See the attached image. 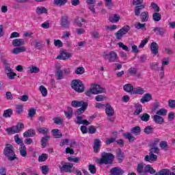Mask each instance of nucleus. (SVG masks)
<instances>
[{"mask_svg":"<svg viewBox=\"0 0 175 175\" xmlns=\"http://www.w3.org/2000/svg\"><path fill=\"white\" fill-rule=\"evenodd\" d=\"M124 136L126 139H128L130 143H132V142H135V140H136V138H135V137H133L131 133H125Z\"/></svg>","mask_w":175,"mask_h":175,"instance_id":"nucleus-37","label":"nucleus"},{"mask_svg":"<svg viewBox=\"0 0 175 175\" xmlns=\"http://www.w3.org/2000/svg\"><path fill=\"white\" fill-rule=\"evenodd\" d=\"M170 170L169 169H162L158 172H156L154 175H169Z\"/></svg>","mask_w":175,"mask_h":175,"instance_id":"nucleus-39","label":"nucleus"},{"mask_svg":"<svg viewBox=\"0 0 175 175\" xmlns=\"http://www.w3.org/2000/svg\"><path fill=\"white\" fill-rule=\"evenodd\" d=\"M83 120V116H77L75 122L77 124V125H81Z\"/></svg>","mask_w":175,"mask_h":175,"instance_id":"nucleus-63","label":"nucleus"},{"mask_svg":"<svg viewBox=\"0 0 175 175\" xmlns=\"http://www.w3.org/2000/svg\"><path fill=\"white\" fill-rule=\"evenodd\" d=\"M150 152L152 154H159V148L157 146H151V148L149 150Z\"/></svg>","mask_w":175,"mask_h":175,"instance_id":"nucleus-57","label":"nucleus"},{"mask_svg":"<svg viewBox=\"0 0 175 175\" xmlns=\"http://www.w3.org/2000/svg\"><path fill=\"white\" fill-rule=\"evenodd\" d=\"M28 112V117L32 118L35 117V114H36V109H35L34 108H30Z\"/></svg>","mask_w":175,"mask_h":175,"instance_id":"nucleus-49","label":"nucleus"},{"mask_svg":"<svg viewBox=\"0 0 175 175\" xmlns=\"http://www.w3.org/2000/svg\"><path fill=\"white\" fill-rule=\"evenodd\" d=\"M71 88L78 94H81L85 90L84 83L80 79H74L71 81Z\"/></svg>","mask_w":175,"mask_h":175,"instance_id":"nucleus-3","label":"nucleus"},{"mask_svg":"<svg viewBox=\"0 0 175 175\" xmlns=\"http://www.w3.org/2000/svg\"><path fill=\"white\" fill-rule=\"evenodd\" d=\"M70 57H72L71 53H69L68 52H64V53H60V55L57 57V59L65 60V59H68V58H70Z\"/></svg>","mask_w":175,"mask_h":175,"instance_id":"nucleus-21","label":"nucleus"},{"mask_svg":"<svg viewBox=\"0 0 175 175\" xmlns=\"http://www.w3.org/2000/svg\"><path fill=\"white\" fill-rule=\"evenodd\" d=\"M123 90L126 91V92H132L133 94L135 88H133L131 83H127L123 86Z\"/></svg>","mask_w":175,"mask_h":175,"instance_id":"nucleus-26","label":"nucleus"},{"mask_svg":"<svg viewBox=\"0 0 175 175\" xmlns=\"http://www.w3.org/2000/svg\"><path fill=\"white\" fill-rule=\"evenodd\" d=\"M88 169L92 174H95V173H96V167H95L94 165L90 164L88 165Z\"/></svg>","mask_w":175,"mask_h":175,"instance_id":"nucleus-51","label":"nucleus"},{"mask_svg":"<svg viewBox=\"0 0 175 175\" xmlns=\"http://www.w3.org/2000/svg\"><path fill=\"white\" fill-rule=\"evenodd\" d=\"M146 92V90H144V88H142L140 87L135 88L133 94H139V95H143Z\"/></svg>","mask_w":175,"mask_h":175,"instance_id":"nucleus-32","label":"nucleus"},{"mask_svg":"<svg viewBox=\"0 0 175 175\" xmlns=\"http://www.w3.org/2000/svg\"><path fill=\"white\" fill-rule=\"evenodd\" d=\"M21 129H24V124L18 123L16 126H12L5 129L8 135H14V133H20Z\"/></svg>","mask_w":175,"mask_h":175,"instance_id":"nucleus-6","label":"nucleus"},{"mask_svg":"<svg viewBox=\"0 0 175 175\" xmlns=\"http://www.w3.org/2000/svg\"><path fill=\"white\" fill-rule=\"evenodd\" d=\"M39 133H42V135H47L49 133V129L46 127H41L38 129Z\"/></svg>","mask_w":175,"mask_h":175,"instance_id":"nucleus-53","label":"nucleus"},{"mask_svg":"<svg viewBox=\"0 0 175 175\" xmlns=\"http://www.w3.org/2000/svg\"><path fill=\"white\" fill-rule=\"evenodd\" d=\"M135 27L136 29H142V31H146V23H137L135 25Z\"/></svg>","mask_w":175,"mask_h":175,"instance_id":"nucleus-41","label":"nucleus"},{"mask_svg":"<svg viewBox=\"0 0 175 175\" xmlns=\"http://www.w3.org/2000/svg\"><path fill=\"white\" fill-rule=\"evenodd\" d=\"M142 132V129L139 126H136L135 127H133L131 130V133H133L134 135H140V133Z\"/></svg>","mask_w":175,"mask_h":175,"instance_id":"nucleus-33","label":"nucleus"},{"mask_svg":"<svg viewBox=\"0 0 175 175\" xmlns=\"http://www.w3.org/2000/svg\"><path fill=\"white\" fill-rule=\"evenodd\" d=\"M150 69H152V70H159V67H158V63L157 62L151 63Z\"/></svg>","mask_w":175,"mask_h":175,"instance_id":"nucleus-58","label":"nucleus"},{"mask_svg":"<svg viewBox=\"0 0 175 175\" xmlns=\"http://www.w3.org/2000/svg\"><path fill=\"white\" fill-rule=\"evenodd\" d=\"M59 169L60 173H74L75 167H73V163H66L64 161L60 162L59 165Z\"/></svg>","mask_w":175,"mask_h":175,"instance_id":"nucleus-4","label":"nucleus"},{"mask_svg":"<svg viewBox=\"0 0 175 175\" xmlns=\"http://www.w3.org/2000/svg\"><path fill=\"white\" fill-rule=\"evenodd\" d=\"M153 121L156 123V124H163L164 122V120L163 118L159 115H154L153 117Z\"/></svg>","mask_w":175,"mask_h":175,"instance_id":"nucleus-25","label":"nucleus"},{"mask_svg":"<svg viewBox=\"0 0 175 175\" xmlns=\"http://www.w3.org/2000/svg\"><path fill=\"white\" fill-rule=\"evenodd\" d=\"M36 135V132L33 129H29L23 133L24 137H33Z\"/></svg>","mask_w":175,"mask_h":175,"instance_id":"nucleus-24","label":"nucleus"},{"mask_svg":"<svg viewBox=\"0 0 175 175\" xmlns=\"http://www.w3.org/2000/svg\"><path fill=\"white\" fill-rule=\"evenodd\" d=\"M168 106L170 109H175V100H169Z\"/></svg>","mask_w":175,"mask_h":175,"instance_id":"nucleus-64","label":"nucleus"},{"mask_svg":"<svg viewBox=\"0 0 175 175\" xmlns=\"http://www.w3.org/2000/svg\"><path fill=\"white\" fill-rule=\"evenodd\" d=\"M25 44V41L24 39L16 38L12 40V45L16 47L12 50L13 54H20V53H24L27 51V48L24 46Z\"/></svg>","mask_w":175,"mask_h":175,"instance_id":"nucleus-1","label":"nucleus"},{"mask_svg":"<svg viewBox=\"0 0 175 175\" xmlns=\"http://www.w3.org/2000/svg\"><path fill=\"white\" fill-rule=\"evenodd\" d=\"M105 113L108 117H113L114 116V109L111 107L110 103H107L105 105Z\"/></svg>","mask_w":175,"mask_h":175,"instance_id":"nucleus-13","label":"nucleus"},{"mask_svg":"<svg viewBox=\"0 0 175 175\" xmlns=\"http://www.w3.org/2000/svg\"><path fill=\"white\" fill-rule=\"evenodd\" d=\"M66 3H68V0H54L53 5L55 6H64Z\"/></svg>","mask_w":175,"mask_h":175,"instance_id":"nucleus-35","label":"nucleus"},{"mask_svg":"<svg viewBox=\"0 0 175 175\" xmlns=\"http://www.w3.org/2000/svg\"><path fill=\"white\" fill-rule=\"evenodd\" d=\"M49 166L47 165H42L41 167V171L42 174H47V173H49Z\"/></svg>","mask_w":175,"mask_h":175,"instance_id":"nucleus-62","label":"nucleus"},{"mask_svg":"<svg viewBox=\"0 0 175 175\" xmlns=\"http://www.w3.org/2000/svg\"><path fill=\"white\" fill-rule=\"evenodd\" d=\"M91 88L93 91V95H98L99 94H106V89L100 87V85L96 83L92 84Z\"/></svg>","mask_w":175,"mask_h":175,"instance_id":"nucleus-8","label":"nucleus"},{"mask_svg":"<svg viewBox=\"0 0 175 175\" xmlns=\"http://www.w3.org/2000/svg\"><path fill=\"white\" fill-rule=\"evenodd\" d=\"M109 20L111 23H118L120 21V15L115 14L113 16H110Z\"/></svg>","mask_w":175,"mask_h":175,"instance_id":"nucleus-31","label":"nucleus"},{"mask_svg":"<svg viewBox=\"0 0 175 175\" xmlns=\"http://www.w3.org/2000/svg\"><path fill=\"white\" fill-rule=\"evenodd\" d=\"M36 12L40 13V14H42V13H47V9L44 7H38Z\"/></svg>","mask_w":175,"mask_h":175,"instance_id":"nucleus-54","label":"nucleus"},{"mask_svg":"<svg viewBox=\"0 0 175 175\" xmlns=\"http://www.w3.org/2000/svg\"><path fill=\"white\" fill-rule=\"evenodd\" d=\"M12 114H13V109H8L3 111V117L4 118H10V117H12Z\"/></svg>","mask_w":175,"mask_h":175,"instance_id":"nucleus-28","label":"nucleus"},{"mask_svg":"<svg viewBox=\"0 0 175 175\" xmlns=\"http://www.w3.org/2000/svg\"><path fill=\"white\" fill-rule=\"evenodd\" d=\"M153 32H155L156 35H159L160 36H163L166 33V29L159 27H156L153 29Z\"/></svg>","mask_w":175,"mask_h":175,"instance_id":"nucleus-15","label":"nucleus"},{"mask_svg":"<svg viewBox=\"0 0 175 175\" xmlns=\"http://www.w3.org/2000/svg\"><path fill=\"white\" fill-rule=\"evenodd\" d=\"M28 69H29V72H30L31 73H39V72H40V70L39 69V68L35 66H31L29 67Z\"/></svg>","mask_w":175,"mask_h":175,"instance_id":"nucleus-42","label":"nucleus"},{"mask_svg":"<svg viewBox=\"0 0 175 175\" xmlns=\"http://www.w3.org/2000/svg\"><path fill=\"white\" fill-rule=\"evenodd\" d=\"M156 114H157V116H166V114H167V110H166L165 109L161 108L160 109L159 111H157Z\"/></svg>","mask_w":175,"mask_h":175,"instance_id":"nucleus-47","label":"nucleus"},{"mask_svg":"<svg viewBox=\"0 0 175 175\" xmlns=\"http://www.w3.org/2000/svg\"><path fill=\"white\" fill-rule=\"evenodd\" d=\"M130 30H131V27H129V25L124 26L122 29L118 30L116 33V39H118V40H121V39H122V36H124V35H125L126 33H128Z\"/></svg>","mask_w":175,"mask_h":175,"instance_id":"nucleus-7","label":"nucleus"},{"mask_svg":"<svg viewBox=\"0 0 175 175\" xmlns=\"http://www.w3.org/2000/svg\"><path fill=\"white\" fill-rule=\"evenodd\" d=\"M141 120L144 122H148L150 121V116L148 113H145L141 116Z\"/></svg>","mask_w":175,"mask_h":175,"instance_id":"nucleus-46","label":"nucleus"},{"mask_svg":"<svg viewBox=\"0 0 175 175\" xmlns=\"http://www.w3.org/2000/svg\"><path fill=\"white\" fill-rule=\"evenodd\" d=\"M94 152H99V150L100 148V140L96 139H94Z\"/></svg>","mask_w":175,"mask_h":175,"instance_id":"nucleus-23","label":"nucleus"},{"mask_svg":"<svg viewBox=\"0 0 175 175\" xmlns=\"http://www.w3.org/2000/svg\"><path fill=\"white\" fill-rule=\"evenodd\" d=\"M159 49V46L156 42H153L150 44V50L152 51V53H153L154 55H157V54H158Z\"/></svg>","mask_w":175,"mask_h":175,"instance_id":"nucleus-18","label":"nucleus"},{"mask_svg":"<svg viewBox=\"0 0 175 175\" xmlns=\"http://www.w3.org/2000/svg\"><path fill=\"white\" fill-rule=\"evenodd\" d=\"M64 113L66 117L68 118V120H70L73 116V109L70 107H68L67 111H64Z\"/></svg>","mask_w":175,"mask_h":175,"instance_id":"nucleus-27","label":"nucleus"},{"mask_svg":"<svg viewBox=\"0 0 175 175\" xmlns=\"http://www.w3.org/2000/svg\"><path fill=\"white\" fill-rule=\"evenodd\" d=\"M24 106L21 104L17 105L16 107V114H21L23 111H24L23 109Z\"/></svg>","mask_w":175,"mask_h":175,"instance_id":"nucleus-45","label":"nucleus"},{"mask_svg":"<svg viewBox=\"0 0 175 175\" xmlns=\"http://www.w3.org/2000/svg\"><path fill=\"white\" fill-rule=\"evenodd\" d=\"M110 174L112 175H122L124 174V170L120 167H114L109 171Z\"/></svg>","mask_w":175,"mask_h":175,"instance_id":"nucleus-12","label":"nucleus"},{"mask_svg":"<svg viewBox=\"0 0 175 175\" xmlns=\"http://www.w3.org/2000/svg\"><path fill=\"white\" fill-rule=\"evenodd\" d=\"M55 76L57 77V80H62L64 79V72L61 70L60 66H56V70H55Z\"/></svg>","mask_w":175,"mask_h":175,"instance_id":"nucleus-16","label":"nucleus"},{"mask_svg":"<svg viewBox=\"0 0 175 175\" xmlns=\"http://www.w3.org/2000/svg\"><path fill=\"white\" fill-rule=\"evenodd\" d=\"M49 158V155L46 153H42L40 156L38 157L39 162H45V161H47Z\"/></svg>","mask_w":175,"mask_h":175,"instance_id":"nucleus-44","label":"nucleus"},{"mask_svg":"<svg viewBox=\"0 0 175 175\" xmlns=\"http://www.w3.org/2000/svg\"><path fill=\"white\" fill-rule=\"evenodd\" d=\"M153 131H154V128L150 126L145 127V129H144V133H146V135H150V133H152Z\"/></svg>","mask_w":175,"mask_h":175,"instance_id":"nucleus-50","label":"nucleus"},{"mask_svg":"<svg viewBox=\"0 0 175 175\" xmlns=\"http://www.w3.org/2000/svg\"><path fill=\"white\" fill-rule=\"evenodd\" d=\"M116 158L118 163H121L125 159V157H124V153H122V150H121V149H119V150L116 152Z\"/></svg>","mask_w":175,"mask_h":175,"instance_id":"nucleus-22","label":"nucleus"},{"mask_svg":"<svg viewBox=\"0 0 175 175\" xmlns=\"http://www.w3.org/2000/svg\"><path fill=\"white\" fill-rule=\"evenodd\" d=\"M144 170L145 172H146L147 173H150V174H155V173H157V171L154 170V168L152 167L150 165H147L144 167Z\"/></svg>","mask_w":175,"mask_h":175,"instance_id":"nucleus-34","label":"nucleus"},{"mask_svg":"<svg viewBox=\"0 0 175 175\" xmlns=\"http://www.w3.org/2000/svg\"><path fill=\"white\" fill-rule=\"evenodd\" d=\"M84 72H85L84 67H79V68H77V69L75 70L76 75H83Z\"/></svg>","mask_w":175,"mask_h":175,"instance_id":"nucleus-60","label":"nucleus"},{"mask_svg":"<svg viewBox=\"0 0 175 175\" xmlns=\"http://www.w3.org/2000/svg\"><path fill=\"white\" fill-rule=\"evenodd\" d=\"M152 100V96L151 95V94L146 93L144 94V96L140 100V102L141 103H146L147 102H150V100Z\"/></svg>","mask_w":175,"mask_h":175,"instance_id":"nucleus-17","label":"nucleus"},{"mask_svg":"<svg viewBox=\"0 0 175 175\" xmlns=\"http://www.w3.org/2000/svg\"><path fill=\"white\" fill-rule=\"evenodd\" d=\"M19 150L20 154L22 157H27V147H25V144L21 145Z\"/></svg>","mask_w":175,"mask_h":175,"instance_id":"nucleus-36","label":"nucleus"},{"mask_svg":"<svg viewBox=\"0 0 175 175\" xmlns=\"http://www.w3.org/2000/svg\"><path fill=\"white\" fill-rule=\"evenodd\" d=\"M105 6L108 9H111L114 5L113 4V0H105Z\"/></svg>","mask_w":175,"mask_h":175,"instance_id":"nucleus-52","label":"nucleus"},{"mask_svg":"<svg viewBox=\"0 0 175 175\" xmlns=\"http://www.w3.org/2000/svg\"><path fill=\"white\" fill-rule=\"evenodd\" d=\"M150 6L154 9V12H159L161 10V8L158 6V5L154 2L151 3Z\"/></svg>","mask_w":175,"mask_h":175,"instance_id":"nucleus-59","label":"nucleus"},{"mask_svg":"<svg viewBox=\"0 0 175 175\" xmlns=\"http://www.w3.org/2000/svg\"><path fill=\"white\" fill-rule=\"evenodd\" d=\"M34 47L37 50H42V49H43V47H44V44H43V40H34Z\"/></svg>","mask_w":175,"mask_h":175,"instance_id":"nucleus-20","label":"nucleus"},{"mask_svg":"<svg viewBox=\"0 0 175 175\" xmlns=\"http://www.w3.org/2000/svg\"><path fill=\"white\" fill-rule=\"evenodd\" d=\"M60 24L63 28L68 29L70 25V22H69V18L67 16H62Z\"/></svg>","mask_w":175,"mask_h":175,"instance_id":"nucleus-10","label":"nucleus"},{"mask_svg":"<svg viewBox=\"0 0 175 175\" xmlns=\"http://www.w3.org/2000/svg\"><path fill=\"white\" fill-rule=\"evenodd\" d=\"M39 90L42 96H47V89L44 86L40 85Z\"/></svg>","mask_w":175,"mask_h":175,"instance_id":"nucleus-48","label":"nucleus"},{"mask_svg":"<svg viewBox=\"0 0 175 175\" xmlns=\"http://www.w3.org/2000/svg\"><path fill=\"white\" fill-rule=\"evenodd\" d=\"M143 169H144V164L143 163H141L137 165V172L139 174H143L144 172Z\"/></svg>","mask_w":175,"mask_h":175,"instance_id":"nucleus-43","label":"nucleus"},{"mask_svg":"<svg viewBox=\"0 0 175 175\" xmlns=\"http://www.w3.org/2000/svg\"><path fill=\"white\" fill-rule=\"evenodd\" d=\"M71 106L77 109L78 107H83V106H88V103H85L83 100H72L71 102Z\"/></svg>","mask_w":175,"mask_h":175,"instance_id":"nucleus-11","label":"nucleus"},{"mask_svg":"<svg viewBox=\"0 0 175 175\" xmlns=\"http://www.w3.org/2000/svg\"><path fill=\"white\" fill-rule=\"evenodd\" d=\"M14 140L17 144H20L21 146H23V144H24V142H23V140L20 139L18 134H16L14 136Z\"/></svg>","mask_w":175,"mask_h":175,"instance_id":"nucleus-56","label":"nucleus"},{"mask_svg":"<svg viewBox=\"0 0 175 175\" xmlns=\"http://www.w3.org/2000/svg\"><path fill=\"white\" fill-rule=\"evenodd\" d=\"M5 146H6L3 150V154L8 158V161H14V159H17L13 146L9 144H7Z\"/></svg>","mask_w":175,"mask_h":175,"instance_id":"nucleus-2","label":"nucleus"},{"mask_svg":"<svg viewBox=\"0 0 175 175\" xmlns=\"http://www.w3.org/2000/svg\"><path fill=\"white\" fill-rule=\"evenodd\" d=\"M54 45L56 46V47H62L64 44L60 40H54Z\"/></svg>","mask_w":175,"mask_h":175,"instance_id":"nucleus-61","label":"nucleus"},{"mask_svg":"<svg viewBox=\"0 0 175 175\" xmlns=\"http://www.w3.org/2000/svg\"><path fill=\"white\" fill-rule=\"evenodd\" d=\"M109 62H117L118 61V56L114 51H111L109 53Z\"/></svg>","mask_w":175,"mask_h":175,"instance_id":"nucleus-14","label":"nucleus"},{"mask_svg":"<svg viewBox=\"0 0 175 175\" xmlns=\"http://www.w3.org/2000/svg\"><path fill=\"white\" fill-rule=\"evenodd\" d=\"M144 161L146 162H157L158 161V156L152 153V152H149V155L145 156Z\"/></svg>","mask_w":175,"mask_h":175,"instance_id":"nucleus-9","label":"nucleus"},{"mask_svg":"<svg viewBox=\"0 0 175 175\" xmlns=\"http://www.w3.org/2000/svg\"><path fill=\"white\" fill-rule=\"evenodd\" d=\"M114 158L115 157L113 154L104 152L98 162L99 165H109V163H113Z\"/></svg>","mask_w":175,"mask_h":175,"instance_id":"nucleus-5","label":"nucleus"},{"mask_svg":"<svg viewBox=\"0 0 175 175\" xmlns=\"http://www.w3.org/2000/svg\"><path fill=\"white\" fill-rule=\"evenodd\" d=\"M128 72L131 76H136V75H137V70L133 67L130 68Z\"/></svg>","mask_w":175,"mask_h":175,"instance_id":"nucleus-55","label":"nucleus"},{"mask_svg":"<svg viewBox=\"0 0 175 175\" xmlns=\"http://www.w3.org/2000/svg\"><path fill=\"white\" fill-rule=\"evenodd\" d=\"M87 107H88V105H83L81 108L77 109L76 111L77 116H81L87 110Z\"/></svg>","mask_w":175,"mask_h":175,"instance_id":"nucleus-38","label":"nucleus"},{"mask_svg":"<svg viewBox=\"0 0 175 175\" xmlns=\"http://www.w3.org/2000/svg\"><path fill=\"white\" fill-rule=\"evenodd\" d=\"M161 18H162V16H161L160 13H158V12L153 13L152 19L154 21H156V22L161 21Z\"/></svg>","mask_w":175,"mask_h":175,"instance_id":"nucleus-40","label":"nucleus"},{"mask_svg":"<svg viewBox=\"0 0 175 175\" xmlns=\"http://www.w3.org/2000/svg\"><path fill=\"white\" fill-rule=\"evenodd\" d=\"M50 139V136L47 135L45 137H42L41 138V145L42 148H46V146H47V142Z\"/></svg>","mask_w":175,"mask_h":175,"instance_id":"nucleus-29","label":"nucleus"},{"mask_svg":"<svg viewBox=\"0 0 175 175\" xmlns=\"http://www.w3.org/2000/svg\"><path fill=\"white\" fill-rule=\"evenodd\" d=\"M51 132L55 139H61L62 137V133L59 132V129H53Z\"/></svg>","mask_w":175,"mask_h":175,"instance_id":"nucleus-30","label":"nucleus"},{"mask_svg":"<svg viewBox=\"0 0 175 175\" xmlns=\"http://www.w3.org/2000/svg\"><path fill=\"white\" fill-rule=\"evenodd\" d=\"M148 18H150L148 12L145 11L141 13L140 19L142 23H147V21H148Z\"/></svg>","mask_w":175,"mask_h":175,"instance_id":"nucleus-19","label":"nucleus"}]
</instances>
